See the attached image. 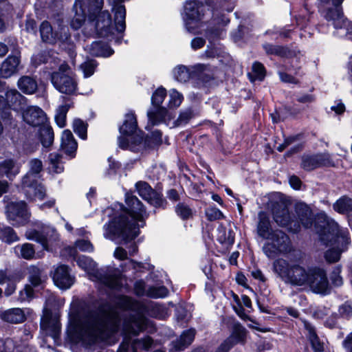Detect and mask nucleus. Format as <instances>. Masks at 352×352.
<instances>
[{
	"instance_id": "nucleus-1",
	"label": "nucleus",
	"mask_w": 352,
	"mask_h": 352,
	"mask_svg": "<svg viewBox=\"0 0 352 352\" xmlns=\"http://www.w3.org/2000/svg\"><path fill=\"white\" fill-rule=\"evenodd\" d=\"M119 322L117 314L107 306L84 316L73 303L69 314V333L85 346L107 340L118 331Z\"/></svg>"
},
{
	"instance_id": "nucleus-2",
	"label": "nucleus",
	"mask_w": 352,
	"mask_h": 352,
	"mask_svg": "<svg viewBox=\"0 0 352 352\" xmlns=\"http://www.w3.org/2000/svg\"><path fill=\"white\" fill-rule=\"evenodd\" d=\"M108 1L113 6L114 25H112L110 14L107 11H101L103 0H76L74 6L75 15L72 21V28L78 29L82 26L85 22L87 12L89 20H96L95 27L100 36L120 42V38L116 34H121L125 30V7L122 4H117L116 0Z\"/></svg>"
},
{
	"instance_id": "nucleus-3",
	"label": "nucleus",
	"mask_w": 352,
	"mask_h": 352,
	"mask_svg": "<svg viewBox=\"0 0 352 352\" xmlns=\"http://www.w3.org/2000/svg\"><path fill=\"white\" fill-rule=\"evenodd\" d=\"M126 208L122 204L115 205L118 211L114 218L104 226L105 238L115 241L133 239L139 234L140 228L144 226L148 214L141 201L131 193L125 195Z\"/></svg>"
},
{
	"instance_id": "nucleus-4",
	"label": "nucleus",
	"mask_w": 352,
	"mask_h": 352,
	"mask_svg": "<svg viewBox=\"0 0 352 352\" xmlns=\"http://www.w3.org/2000/svg\"><path fill=\"white\" fill-rule=\"evenodd\" d=\"M315 228L319 236V249L330 247L325 253L326 260L329 263L338 261L344 247L349 243L348 230L340 228L334 220L323 212L317 215Z\"/></svg>"
},
{
	"instance_id": "nucleus-5",
	"label": "nucleus",
	"mask_w": 352,
	"mask_h": 352,
	"mask_svg": "<svg viewBox=\"0 0 352 352\" xmlns=\"http://www.w3.org/2000/svg\"><path fill=\"white\" fill-rule=\"evenodd\" d=\"M256 230L258 235L265 240L262 250L267 258H274L289 251L290 242L288 236L280 230H274L269 217L264 212L258 214Z\"/></svg>"
},
{
	"instance_id": "nucleus-6",
	"label": "nucleus",
	"mask_w": 352,
	"mask_h": 352,
	"mask_svg": "<svg viewBox=\"0 0 352 352\" xmlns=\"http://www.w3.org/2000/svg\"><path fill=\"white\" fill-rule=\"evenodd\" d=\"M120 135L118 138V145L122 149L140 151L151 146L148 140H144L143 133L138 130L135 114L129 111L125 115L124 122L119 128Z\"/></svg>"
},
{
	"instance_id": "nucleus-7",
	"label": "nucleus",
	"mask_w": 352,
	"mask_h": 352,
	"mask_svg": "<svg viewBox=\"0 0 352 352\" xmlns=\"http://www.w3.org/2000/svg\"><path fill=\"white\" fill-rule=\"evenodd\" d=\"M28 164L29 170L21 179L20 189L30 201H42L46 195L45 188L39 181L43 163L34 158L30 160Z\"/></svg>"
},
{
	"instance_id": "nucleus-8",
	"label": "nucleus",
	"mask_w": 352,
	"mask_h": 352,
	"mask_svg": "<svg viewBox=\"0 0 352 352\" xmlns=\"http://www.w3.org/2000/svg\"><path fill=\"white\" fill-rule=\"evenodd\" d=\"M116 303L122 309L135 311V314L126 321L124 327L126 333L137 335L147 328L149 321L144 317V314L148 311L145 305L124 296L118 297Z\"/></svg>"
},
{
	"instance_id": "nucleus-9",
	"label": "nucleus",
	"mask_w": 352,
	"mask_h": 352,
	"mask_svg": "<svg viewBox=\"0 0 352 352\" xmlns=\"http://www.w3.org/2000/svg\"><path fill=\"white\" fill-rule=\"evenodd\" d=\"M273 271L285 283L305 287L311 267H305L300 263H289L285 259L278 258L273 263Z\"/></svg>"
},
{
	"instance_id": "nucleus-10",
	"label": "nucleus",
	"mask_w": 352,
	"mask_h": 352,
	"mask_svg": "<svg viewBox=\"0 0 352 352\" xmlns=\"http://www.w3.org/2000/svg\"><path fill=\"white\" fill-rule=\"evenodd\" d=\"M77 263L89 274L93 281H99L113 289H118L122 284L121 274L118 271L98 270L96 268V263L89 257L81 256L78 258Z\"/></svg>"
},
{
	"instance_id": "nucleus-11",
	"label": "nucleus",
	"mask_w": 352,
	"mask_h": 352,
	"mask_svg": "<svg viewBox=\"0 0 352 352\" xmlns=\"http://www.w3.org/2000/svg\"><path fill=\"white\" fill-rule=\"evenodd\" d=\"M166 96V90L162 87L157 88L151 97L152 107L147 112L149 124L154 126L162 122L167 123L175 117L172 111H169L165 107L161 106Z\"/></svg>"
},
{
	"instance_id": "nucleus-12",
	"label": "nucleus",
	"mask_w": 352,
	"mask_h": 352,
	"mask_svg": "<svg viewBox=\"0 0 352 352\" xmlns=\"http://www.w3.org/2000/svg\"><path fill=\"white\" fill-rule=\"evenodd\" d=\"M206 6L198 0L187 1L184 6L183 19L186 30L192 34H199V21L204 14Z\"/></svg>"
},
{
	"instance_id": "nucleus-13",
	"label": "nucleus",
	"mask_w": 352,
	"mask_h": 352,
	"mask_svg": "<svg viewBox=\"0 0 352 352\" xmlns=\"http://www.w3.org/2000/svg\"><path fill=\"white\" fill-rule=\"evenodd\" d=\"M55 302V296L50 294L45 301L43 315L41 322V328L56 340L58 338L60 331V324L58 314L57 313H52L51 311V308L54 305Z\"/></svg>"
},
{
	"instance_id": "nucleus-14",
	"label": "nucleus",
	"mask_w": 352,
	"mask_h": 352,
	"mask_svg": "<svg viewBox=\"0 0 352 352\" xmlns=\"http://www.w3.org/2000/svg\"><path fill=\"white\" fill-rule=\"evenodd\" d=\"M57 27L56 30H53L51 24L48 21H43L40 26V33L42 40L44 42L53 44L60 42L61 44H70V35L68 28L63 24V21L58 19L56 22Z\"/></svg>"
},
{
	"instance_id": "nucleus-15",
	"label": "nucleus",
	"mask_w": 352,
	"mask_h": 352,
	"mask_svg": "<svg viewBox=\"0 0 352 352\" xmlns=\"http://www.w3.org/2000/svg\"><path fill=\"white\" fill-rule=\"evenodd\" d=\"M52 82L58 91L66 94H74L77 89L74 75L66 64L60 65L58 72L52 74Z\"/></svg>"
},
{
	"instance_id": "nucleus-16",
	"label": "nucleus",
	"mask_w": 352,
	"mask_h": 352,
	"mask_svg": "<svg viewBox=\"0 0 352 352\" xmlns=\"http://www.w3.org/2000/svg\"><path fill=\"white\" fill-rule=\"evenodd\" d=\"M305 287L314 293L327 294L329 289V285L326 272L318 267H311L309 278Z\"/></svg>"
},
{
	"instance_id": "nucleus-17",
	"label": "nucleus",
	"mask_w": 352,
	"mask_h": 352,
	"mask_svg": "<svg viewBox=\"0 0 352 352\" xmlns=\"http://www.w3.org/2000/svg\"><path fill=\"white\" fill-rule=\"evenodd\" d=\"M8 219L14 226L25 225L30 217L26 204L23 201H10L6 206Z\"/></svg>"
},
{
	"instance_id": "nucleus-18",
	"label": "nucleus",
	"mask_w": 352,
	"mask_h": 352,
	"mask_svg": "<svg viewBox=\"0 0 352 352\" xmlns=\"http://www.w3.org/2000/svg\"><path fill=\"white\" fill-rule=\"evenodd\" d=\"M272 213L274 220L279 226L287 228L294 232H297L299 229L298 221L296 217L291 215L285 204H280L274 206Z\"/></svg>"
},
{
	"instance_id": "nucleus-19",
	"label": "nucleus",
	"mask_w": 352,
	"mask_h": 352,
	"mask_svg": "<svg viewBox=\"0 0 352 352\" xmlns=\"http://www.w3.org/2000/svg\"><path fill=\"white\" fill-rule=\"evenodd\" d=\"M343 1L332 0V3L336 8L328 10L324 16L328 21H332V25L336 30H340V32H338L339 36H344L347 34L348 28L350 25V22L344 17L339 8Z\"/></svg>"
},
{
	"instance_id": "nucleus-20",
	"label": "nucleus",
	"mask_w": 352,
	"mask_h": 352,
	"mask_svg": "<svg viewBox=\"0 0 352 352\" xmlns=\"http://www.w3.org/2000/svg\"><path fill=\"white\" fill-rule=\"evenodd\" d=\"M25 236L28 239L41 243L43 249L46 250H50L52 243L58 238L56 230L49 226L43 228L41 232L36 230L30 229L26 231Z\"/></svg>"
},
{
	"instance_id": "nucleus-21",
	"label": "nucleus",
	"mask_w": 352,
	"mask_h": 352,
	"mask_svg": "<svg viewBox=\"0 0 352 352\" xmlns=\"http://www.w3.org/2000/svg\"><path fill=\"white\" fill-rule=\"evenodd\" d=\"M247 330L239 323L234 324L230 336L220 345L217 352H228L236 344H244Z\"/></svg>"
},
{
	"instance_id": "nucleus-22",
	"label": "nucleus",
	"mask_w": 352,
	"mask_h": 352,
	"mask_svg": "<svg viewBox=\"0 0 352 352\" xmlns=\"http://www.w3.org/2000/svg\"><path fill=\"white\" fill-rule=\"evenodd\" d=\"M137 191L140 197L155 207H163L164 200L162 195L154 191L151 187L144 182H138L135 184Z\"/></svg>"
},
{
	"instance_id": "nucleus-23",
	"label": "nucleus",
	"mask_w": 352,
	"mask_h": 352,
	"mask_svg": "<svg viewBox=\"0 0 352 352\" xmlns=\"http://www.w3.org/2000/svg\"><path fill=\"white\" fill-rule=\"evenodd\" d=\"M54 284L61 289H67L74 283V277L71 275L69 269L65 265L57 267L53 274Z\"/></svg>"
},
{
	"instance_id": "nucleus-24",
	"label": "nucleus",
	"mask_w": 352,
	"mask_h": 352,
	"mask_svg": "<svg viewBox=\"0 0 352 352\" xmlns=\"http://www.w3.org/2000/svg\"><path fill=\"white\" fill-rule=\"evenodd\" d=\"M23 118L26 123L33 126L44 124L47 120L45 112L36 106L27 107L23 111Z\"/></svg>"
},
{
	"instance_id": "nucleus-25",
	"label": "nucleus",
	"mask_w": 352,
	"mask_h": 352,
	"mask_svg": "<svg viewBox=\"0 0 352 352\" xmlns=\"http://www.w3.org/2000/svg\"><path fill=\"white\" fill-rule=\"evenodd\" d=\"M331 164L329 155L318 154L312 156H304L302 160V167L307 170H311L321 166Z\"/></svg>"
},
{
	"instance_id": "nucleus-26",
	"label": "nucleus",
	"mask_w": 352,
	"mask_h": 352,
	"mask_svg": "<svg viewBox=\"0 0 352 352\" xmlns=\"http://www.w3.org/2000/svg\"><path fill=\"white\" fill-rule=\"evenodd\" d=\"M19 273L12 272L8 270H0V285L6 284L7 288L5 293L10 296L16 289V284L21 279Z\"/></svg>"
},
{
	"instance_id": "nucleus-27",
	"label": "nucleus",
	"mask_w": 352,
	"mask_h": 352,
	"mask_svg": "<svg viewBox=\"0 0 352 352\" xmlns=\"http://www.w3.org/2000/svg\"><path fill=\"white\" fill-rule=\"evenodd\" d=\"M20 56L19 54L9 56L1 64L0 75L3 78H9L16 74L19 69Z\"/></svg>"
},
{
	"instance_id": "nucleus-28",
	"label": "nucleus",
	"mask_w": 352,
	"mask_h": 352,
	"mask_svg": "<svg viewBox=\"0 0 352 352\" xmlns=\"http://www.w3.org/2000/svg\"><path fill=\"white\" fill-rule=\"evenodd\" d=\"M21 166L12 159H7L0 162V176L13 180L20 173Z\"/></svg>"
},
{
	"instance_id": "nucleus-29",
	"label": "nucleus",
	"mask_w": 352,
	"mask_h": 352,
	"mask_svg": "<svg viewBox=\"0 0 352 352\" xmlns=\"http://www.w3.org/2000/svg\"><path fill=\"white\" fill-rule=\"evenodd\" d=\"M77 146V142L72 132L69 130L63 131L61 137V148L65 153L71 157H74Z\"/></svg>"
},
{
	"instance_id": "nucleus-30",
	"label": "nucleus",
	"mask_w": 352,
	"mask_h": 352,
	"mask_svg": "<svg viewBox=\"0 0 352 352\" xmlns=\"http://www.w3.org/2000/svg\"><path fill=\"white\" fill-rule=\"evenodd\" d=\"M296 212L298 219H296L298 223H301L305 228H309L312 225L311 211L309 207L305 203L299 202L296 204Z\"/></svg>"
},
{
	"instance_id": "nucleus-31",
	"label": "nucleus",
	"mask_w": 352,
	"mask_h": 352,
	"mask_svg": "<svg viewBox=\"0 0 352 352\" xmlns=\"http://www.w3.org/2000/svg\"><path fill=\"white\" fill-rule=\"evenodd\" d=\"M85 50L91 56L109 57L114 51L107 45L100 41L93 42L90 45H87Z\"/></svg>"
},
{
	"instance_id": "nucleus-32",
	"label": "nucleus",
	"mask_w": 352,
	"mask_h": 352,
	"mask_svg": "<svg viewBox=\"0 0 352 352\" xmlns=\"http://www.w3.org/2000/svg\"><path fill=\"white\" fill-rule=\"evenodd\" d=\"M1 318L10 323H21L25 320V313L20 308L9 309L1 315Z\"/></svg>"
},
{
	"instance_id": "nucleus-33",
	"label": "nucleus",
	"mask_w": 352,
	"mask_h": 352,
	"mask_svg": "<svg viewBox=\"0 0 352 352\" xmlns=\"http://www.w3.org/2000/svg\"><path fill=\"white\" fill-rule=\"evenodd\" d=\"M17 85L23 94L28 95L34 94L38 89L36 80L28 76L21 77L18 80Z\"/></svg>"
},
{
	"instance_id": "nucleus-34",
	"label": "nucleus",
	"mask_w": 352,
	"mask_h": 352,
	"mask_svg": "<svg viewBox=\"0 0 352 352\" xmlns=\"http://www.w3.org/2000/svg\"><path fill=\"white\" fill-rule=\"evenodd\" d=\"M305 327L307 331V337L309 340L312 348L315 352H324V343L320 341L318 337L314 328L309 323H305Z\"/></svg>"
},
{
	"instance_id": "nucleus-35",
	"label": "nucleus",
	"mask_w": 352,
	"mask_h": 352,
	"mask_svg": "<svg viewBox=\"0 0 352 352\" xmlns=\"http://www.w3.org/2000/svg\"><path fill=\"white\" fill-rule=\"evenodd\" d=\"M217 239L221 243L230 245L234 243V235L230 229L227 230L224 226L220 225L217 229Z\"/></svg>"
},
{
	"instance_id": "nucleus-36",
	"label": "nucleus",
	"mask_w": 352,
	"mask_h": 352,
	"mask_svg": "<svg viewBox=\"0 0 352 352\" xmlns=\"http://www.w3.org/2000/svg\"><path fill=\"white\" fill-rule=\"evenodd\" d=\"M62 155L56 152L52 153L48 157L49 168L51 171L56 173H60L64 170L62 160Z\"/></svg>"
},
{
	"instance_id": "nucleus-37",
	"label": "nucleus",
	"mask_w": 352,
	"mask_h": 352,
	"mask_svg": "<svg viewBox=\"0 0 352 352\" xmlns=\"http://www.w3.org/2000/svg\"><path fill=\"white\" fill-rule=\"evenodd\" d=\"M173 76L177 82L185 83L190 78V69L185 65H177L173 70Z\"/></svg>"
},
{
	"instance_id": "nucleus-38",
	"label": "nucleus",
	"mask_w": 352,
	"mask_h": 352,
	"mask_svg": "<svg viewBox=\"0 0 352 352\" xmlns=\"http://www.w3.org/2000/svg\"><path fill=\"white\" fill-rule=\"evenodd\" d=\"M168 97L167 107L168 108V111H169L179 107L184 100L183 95L175 89L169 90Z\"/></svg>"
},
{
	"instance_id": "nucleus-39",
	"label": "nucleus",
	"mask_w": 352,
	"mask_h": 352,
	"mask_svg": "<svg viewBox=\"0 0 352 352\" xmlns=\"http://www.w3.org/2000/svg\"><path fill=\"white\" fill-rule=\"evenodd\" d=\"M195 337V330L189 329L184 331L175 344L174 347L176 350H182L186 346L189 345L193 340Z\"/></svg>"
},
{
	"instance_id": "nucleus-40",
	"label": "nucleus",
	"mask_w": 352,
	"mask_h": 352,
	"mask_svg": "<svg viewBox=\"0 0 352 352\" xmlns=\"http://www.w3.org/2000/svg\"><path fill=\"white\" fill-rule=\"evenodd\" d=\"M333 209L342 214L352 212V199L346 197H341L333 204Z\"/></svg>"
},
{
	"instance_id": "nucleus-41",
	"label": "nucleus",
	"mask_w": 352,
	"mask_h": 352,
	"mask_svg": "<svg viewBox=\"0 0 352 352\" xmlns=\"http://www.w3.org/2000/svg\"><path fill=\"white\" fill-rule=\"evenodd\" d=\"M0 239L8 243H11L19 241V239L12 228L0 225Z\"/></svg>"
},
{
	"instance_id": "nucleus-42",
	"label": "nucleus",
	"mask_w": 352,
	"mask_h": 352,
	"mask_svg": "<svg viewBox=\"0 0 352 352\" xmlns=\"http://www.w3.org/2000/svg\"><path fill=\"white\" fill-rule=\"evenodd\" d=\"M69 108L70 104L66 103L65 104L60 105L56 111L55 120L58 126L60 128L65 126L66 116Z\"/></svg>"
},
{
	"instance_id": "nucleus-43",
	"label": "nucleus",
	"mask_w": 352,
	"mask_h": 352,
	"mask_svg": "<svg viewBox=\"0 0 352 352\" xmlns=\"http://www.w3.org/2000/svg\"><path fill=\"white\" fill-rule=\"evenodd\" d=\"M16 252H20L21 256L27 260L32 259L35 254V250L33 245L30 243H24L21 245H17L14 248Z\"/></svg>"
},
{
	"instance_id": "nucleus-44",
	"label": "nucleus",
	"mask_w": 352,
	"mask_h": 352,
	"mask_svg": "<svg viewBox=\"0 0 352 352\" xmlns=\"http://www.w3.org/2000/svg\"><path fill=\"white\" fill-rule=\"evenodd\" d=\"M265 76V70L262 64L260 63H254L252 65V71L249 74V77L251 81L259 80L261 81Z\"/></svg>"
},
{
	"instance_id": "nucleus-45",
	"label": "nucleus",
	"mask_w": 352,
	"mask_h": 352,
	"mask_svg": "<svg viewBox=\"0 0 352 352\" xmlns=\"http://www.w3.org/2000/svg\"><path fill=\"white\" fill-rule=\"evenodd\" d=\"M29 280L34 286H38L43 282L41 270L36 266L31 265L28 267Z\"/></svg>"
},
{
	"instance_id": "nucleus-46",
	"label": "nucleus",
	"mask_w": 352,
	"mask_h": 352,
	"mask_svg": "<svg viewBox=\"0 0 352 352\" xmlns=\"http://www.w3.org/2000/svg\"><path fill=\"white\" fill-rule=\"evenodd\" d=\"M41 141L44 147H49L54 140L52 129L48 126H43L40 129Z\"/></svg>"
},
{
	"instance_id": "nucleus-47",
	"label": "nucleus",
	"mask_w": 352,
	"mask_h": 352,
	"mask_svg": "<svg viewBox=\"0 0 352 352\" xmlns=\"http://www.w3.org/2000/svg\"><path fill=\"white\" fill-rule=\"evenodd\" d=\"M98 66V63L94 60H87L80 65V69L83 73L85 78L91 76Z\"/></svg>"
},
{
	"instance_id": "nucleus-48",
	"label": "nucleus",
	"mask_w": 352,
	"mask_h": 352,
	"mask_svg": "<svg viewBox=\"0 0 352 352\" xmlns=\"http://www.w3.org/2000/svg\"><path fill=\"white\" fill-rule=\"evenodd\" d=\"M168 293V289L164 286L151 287L147 289L146 296L154 298H164Z\"/></svg>"
},
{
	"instance_id": "nucleus-49",
	"label": "nucleus",
	"mask_w": 352,
	"mask_h": 352,
	"mask_svg": "<svg viewBox=\"0 0 352 352\" xmlns=\"http://www.w3.org/2000/svg\"><path fill=\"white\" fill-rule=\"evenodd\" d=\"M74 132L82 139L87 138V124L80 119H75L73 122Z\"/></svg>"
},
{
	"instance_id": "nucleus-50",
	"label": "nucleus",
	"mask_w": 352,
	"mask_h": 352,
	"mask_svg": "<svg viewBox=\"0 0 352 352\" xmlns=\"http://www.w3.org/2000/svg\"><path fill=\"white\" fill-rule=\"evenodd\" d=\"M19 346H16L12 339L0 340V352H12L16 349V352H19Z\"/></svg>"
},
{
	"instance_id": "nucleus-51",
	"label": "nucleus",
	"mask_w": 352,
	"mask_h": 352,
	"mask_svg": "<svg viewBox=\"0 0 352 352\" xmlns=\"http://www.w3.org/2000/svg\"><path fill=\"white\" fill-rule=\"evenodd\" d=\"M263 47L267 54H277L280 56H284L285 54V49L280 46L266 43L263 45Z\"/></svg>"
},
{
	"instance_id": "nucleus-52",
	"label": "nucleus",
	"mask_w": 352,
	"mask_h": 352,
	"mask_svg": "<svg viewBox=\"0 0 352 352\" xmlns=\"http://www.w3.org/2000/svg\"><path fill=\"white\" fill-rule=\"evenodd\" d=\"M175 211L182 219H188L192 215L191 210L183 204H179L176 207Z\"/></svg>"
},
{
	"instance_id": "nucleus-53",
	"label": "nucleus",
	"mask_w": 352,
	"mask_h": 352,
	"mask_svg": "<svg viewBox=\"0 0 352 352\" xmlns=\"http://www.w3.org/2000/svg\"><path fill=\"white\" fill-rule=\"evenodd\" d=\"M75 248L82 252H92L94 250L92 244L87 240H78L75 243Z\"/></svg>"
},
{
	"instance_id": "nucleus-54",
	"label": "nucleus",
	"mask_w": 352,
	"mask_h": 352,
	"mask_svg": "<svg viewBox=\"0 0 352 352\" xmlns=\"http://www.w3.org/2000/svg\"><path fill=\"white\" fill-rule=\"evenodd\" d=\"M33 297V289L30 285H25L24 289L19 292V299L23 302L30 300Z\"/></svg>"
},
{
	"instance_id": "nucleus-55",
	"label": "nucleus",
	"mask_w": 352,
	"mask_h": 352,
	"mask_svg": "<svg viewBox=\"0 0 352 352\" xmlns=\"http://www.w3.org/2000/svg\"><path fill=\"white\" fill-rule=\"evenodd\" d=\"M152 312L151 315L158 318H164L167 316L166 309L160 305H152Z\"/></svg>"
},
{
	"instance_id": "nucleus-56",
	"label": "nucleus",
	"mask_w": 352,
	"mask_h": 352,
	"mask_svg": "<svg viewBox=\"0 0 352 352\" xmlns=\"http://www.w3.org/2000/svg\"><path fill=\"white\" fill-rule=\"evenodd\" d=\"M206 214L210 221L219 219L223 217V213L216 208H209L206 210Z\"/></svg>"
},
{
	"instance_id": "nucleus-57",
	"label": "nucleus",
	"mask_w": 352,
	"mask_h": 352,
	"mask_svg": "<svg viewBox=\"0 0 352 352\" xmlns=\"http://www.w3.org/2000/svg\"><path fill=\"white\" fill-rule=\"evenodd\" d=\"M280 79L282 82L290 84H298L299 80L293 76L284 72H278Z\"/></svg>"
},
{
	"instance_id": "nucleus-58",
	"label": "nucleus",
	"mask_w": 352,
	"mask_h": 352,
	"mask_svg": "<svg viewBox=\"0 0 352 352\" xmlns=\"http://www.w3.org/2000/svg\"><path fill=\"white\" fill-rule=\"evenodd\" d=\"M134 289L137 295L142 296L146 295L148 289H146L144 282H143L142 280H139L135 283Z\"/></svg>"
},
{
	"instance_id": "nucleus-59",
	"label": "nucleus",
	"mask_w": 352,
	"mask_h": 352,
	"mask_svg": "<svg viewBox=\"0 0 352 352\" xmlns=\"http://www.w3.org/2000/svg\"><path fill=\"white\" fill-rule=\"evenodd\" d=\"M223 29L221 28H218L214 30H208L206 32V36L209 40L216 38L220 37L223 34Z\"/></svg>"
},
{
	"instance_id": "nucleus-60",
	"label": "nucleus",
	"mask_w": 352,
	"mask_h": 352,
	"mask_svg": "<svg viewBox=\"0 0 352 352\" xmlns=\"http://www.w3.org/2000/svg\"><path fill=\"white\" fill-rule=\"evenodd\" d=\"M352 312V307L348 303H345L340 307L339 313L344 317H348Z\"/></svg>"
},
{
	"instance_id": "nucleus-61",
	"label": "nucleus",
	"mask_w": 352,
	"mask_h": 352,
	"mask_svg": "<svg viewBox=\"0 0 352 352\" xmlns=\"http://www.w3.org/2000/svg\"><path fill=\"white\" fill-rule=\"evenodd\" d=\"M114 256L119 260L127 259V252L122 248H117L114 252Z\"/></svg>"
},
{
	"instance_id": "nucleus-62",
	"label": "nucleus",
	"mask_w": 352,
	"mask_h": 352,
	"mask_svg": "<svg viewBox=\"0 0 352 352\" xmlns=\"http://www.w3.org/2000/svg\"><path fill=\"white\" fill-rule=\"evenodd\" d=\"M192 116V112L190 110L188 109L181 112L179 117L178 118V122L182 123L186 122Z\"/></svg>"
},
{
	"instance_id": "nucleus-63",
	"label": "nucleus",
	"mask_w": 352,
	"mask_h": 352,
	"mask_svg": "<svg viewBox=\"0 0 352 352\" xmlns=\"http://www.w3.org/2000/svg\"><path fill=\"white\" fill-rule=\"evenodd\" d=\"M205 44V40L202 38H195L191 41V47L196 50L202 47Z\"/></svg>"
},
{
	"instance_id": "nucleus-64",
	"label": "nucleus",
	"mask_w": 352,
	"mask_h": 352,
	"mask_svg": "<svg viewBox=\"0 0 352 352\" xmlns=\"http://www.w3.org/2000/svg\"><path fill=\"white\" fill-rule=\"evenodd\" d=\"M25 30L28 32H36V22L32 19H28L26 20Z\"/></svg>"
}]
</instances>
